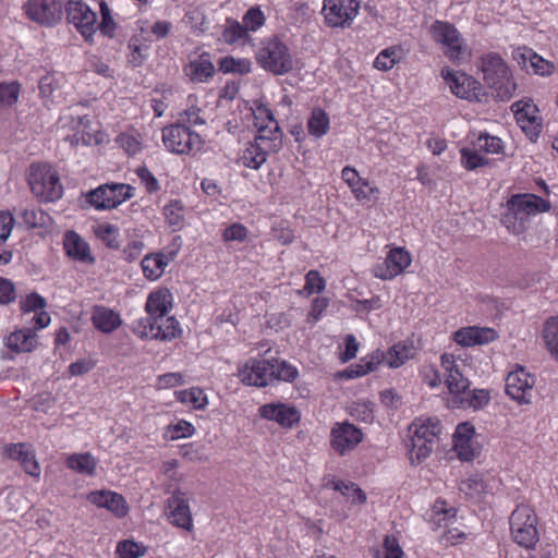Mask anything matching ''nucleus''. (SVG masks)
<instances>
[{"instance_id":"obj_17","label":"nucleus","mask_w":558,"mask_h":558,"mask_svg":"<svg viewBox=\"0 0 558 558\" xmlns=\"http://www.w3.org/2000/svg\"><path fill=\"white\" fill-rule=\"evenodd\" d=\"M255 126L257 128V135L253 143L260 144L263 137L264 142H270L275 137L279 141L278 151L282 147V131L278 121L275 119L272 111L265 105L257 107L255 111Z\"/></svg>"},{"instance_id":"obj_51","label":"nucleus","mask_w":558,"mask_h":558,"mask_svg":"<svg viewBox=\"0 0 558 558\" xmlns=\"http://www.w3.org/2000/svg\"><path fill=\"white\" fill-rule=\"evenodd\" d=\"M460 153L461 163L466 170H475L489 163V160L481 156L477 149L462 148Z\"/></svg>"},{"instance_id":"obj_64","label":"nucleus","mask_w":558,"mask_h":558,"mask_svg":"<svg viewBox=\"0 0 558 558\" xmlns=\"http://www.w3.org/2000/svg\"><path fill=\"white\" fill-rule=\"evenodd\" d=\"M54 404V398L50 392H44L36 396L32 402L31 407L34 411H40L47 413Z\"/></svg>"},{"instance_id":"obj_7","label":"nucleus","mask_w":558,"mask_h":558,"mask_svg":"<svg viewBox=\"0 0 558 558\" xmlns=\"http://www.w3.org/2000/svg\"><path fill=\"white\" fill-rule=\"evenodd\" d=\"M162 142L169 151L178 155H195L203 146L199 134L182 122L165 126Z\"/></svg>"},{"instance_id":"obj_15","label":"nucleus","mask_w":558,"mask_h":558,"mask_svg":"<svg viewBox=\"0 0 558 558\" xmlns=\"http://www.w3.org/2000/svg\"><path fill=\"white\" fill-rule=\"evenodd\" d=\"M511 110L522 131L531 138H536L542 130L539 110L531 100H519L512 104Z\"/></svg>"},{"instance_id":"obj_55","label":"nucleus","mask_w":558,"mask_h":558,"mask_svg":"<svg viewBox=\"0 0 558 558\" xmlns=\"http://www.w3.org/2000/svg\"><path fill=\"white\" fill-rule=\"evenodd\" d=\"M20 84L17 82L0 83V106H12L17 101Z\"/></svg>"},{"instance_id":"obj_34","label":"nucleus","mask_w":558,"mask_h":558,"mask_svg":"<svg viewBox=\"0 0 558 558\" xmlns=\"http://www.w3.org/2000/svg\"><path fill=\"white\" fill-rule=\"evenodd\" d=\"M174 255L175 253H171L170 257L163 254L146 255L141 263L144 276L150 280L158 279Z\"/></svg>"},{"instance_id":"obj_27","label":"nucleus","mask_w":558,"mask_h":558,"mask_svg":"<svg viewBox=\"0 0 558 558\" xmlns=\"http://www.w3.org/2000/svg\"><path fill=\"white\" fill-rule=\"evenodd\" d=\"M4 454L12 460L19 461L24 471L31 476H39V464L28 445L24 442L7 445L4 447Z\"/></svg>"},{"instance_id":"obj_11","label":"nucleus","mask_w":558,"mask_h":558,"mask_svg":"<svg viewBox=\"0 0 558 558\" xmlns=\"http://www.w3.org/2000/svg\"><path fill=\"white\" fill-rule=\"evenodd\" d=\"M65 0H27L23 9L26 16L44 26H53L62 17Z\"/></svg>"},{"instance_id":"obj_44","label":"nucleus","mask_w":558,"mask_h":558,"mask_svg":"<svg viewBox=\"0 0 558 558\" xmlns=\"http://www.w3.org/2000/svg\"><path fill=\"white\" fill-rule=\"evenodd\" d=\"M159 335L156 339L168 341L177 338L181 333L179 322L174 317H163V322H158L156 327Z\"/></svg>"},{"instance_id":"obj_35","label":"nucleus","mask_w":558,"mask_h":558,"mask_svg":"<svg viewBox=\"0 0 558 558\" xmlns=\"http://www.w3.org/2000/svg\"><path fill=\"white\" fill-rule=\"evenodd\" d=\"M383 352V363L385 362L389 367L397 368L403 365L408 360L413 357L414 348L402 342L391 347L388 351Z\"/></svg>"},{"instance_id":"obj_58","label":"nucleus","mask_w":558,"mask_h":558,"mask_svg":"<svg viewBox=\"0 0 558 558\" xmlns=\"http://www.w3.org/2000/svg\"><path fill=\"white\" fill-rule=\"evenodd\" d=\"M100 13L101 23L99 24V29L101 34L108 37H113L116 23L111 16L109 5L105 1L100 3Z\"/></svg>"},{"instance_id":"obj_24","label":"nucleus","mask_w":558,"mask_h":558,"mask_svg":"<svg viewBox=\"0 0 558 558\" xmlns=\"http://www.w3.org/2000/svg\"><path fill=\"white\" fill-rule=\"evenodd\" d=\"M263 418L277 422L280 426L291 428L301 420V414L295 407L283 403H268L259 408Z\"/></svg>"},{"instance_id":"obj_18","label":"nucleus","mask_w":558,"mask_h":558,"mask_svg":"<svg viewBox=\"0 0 558 558\" xmlns=\"http://www.w3.org/2000/svg\"><path fill=\"white\" fill-rule=\"evenodd\" d=\"M270 360L253 359L240 368L239 376L245 385L265 387L274 381Z\"/></svg>"},{"instance_id":"obj_50","label":"nucleus","mask_w":558,"mask_h":558,"mask_svg":"<svg viewBox=\"0 0 558 558\" xmlns=\"http://www.w3.org/2000/svg\"><path fill=\"white\" fill-rule=\"evenodd\" d=\"M400 48L389 47L384 49L375 59L374 66L380 71H388L395 66L399 60Z\"/></svg>"},{"instance_id":"obj_12","label":"nucleus","mask_w":558,"mask_h":558,"mask_svg":"<svg viewBox=\"0 0 558 558\" xmlns=\"http://www.w3.org/2000/svg\"><path fill=\"white\" fill-rule=\"evenodd\" d=\"M534 385L535 377L519 366L506 378V393L519 404H530L534 396Z\"/></svg>"},{"instance_id":"obj_61","label":"nucleus","mask_w":558,"mask_h":558,"mask_svg":"<svg viewBox=\"0 0 558 558\" xmlns=\"http://www.w3.org/2000/svg\"><path fill=\"white\" fill-rule=\"evenodd\" d=\"M265 22L263 12L258 8H251L243 17V26L246 31L255 32Z\"/></svg>"},{"instance_id":"obj_2","label":"nucleus","mask_w":558,"mask_h":558,"mask_svg":"<svg viewBox=\"0 0 558 558\" xmlns=\"http://www.w3.org/2000/svg\"><path fill=\"white\" fill-rule=\"evenodd\" d=\"M480 68L484 82L495 92L496 98L507 101L513 97L517 85L506 61L500 54L496 52L484 54L481 58Z\"/></svg>"},{"instance_id":"obj_45","label":"nucleus","mask_w":558,"mask_h":558,"mask_svg":"<svg viewBox=\"0 0 558 558\" xmlns=\"http://www.w3.org/2000/svg\"><path fill=\"white\" fill-rule=\"evenodd\" d=\"M96 236L110 248H119V229L110 223L99 225L95 228Z\"/></svg>"},{"instance_id":"obj_9","label":"nucleus","mask_w":558,"mask_h":558,"mask_svg":"<svg viewBox=\"0 0 558 558\" xmlns=\"http://www.w3.org/2000/svg\"><path fill=\"white\" fill-rule=\"evenodd\" d=\"M133 196V187L125 183H106L89 191L86 201L96 209H112Z\"/></svg>"},{"instance_id":"obj_63","label":"nucleus","mask_w":558,"mask_h":558,"mask_svg":"<svg viewBox=\"0 0 558 558\" xmlns=\"http://www.w3.org/2000/svg\"><path fill=\"white\" fill-rule=\"evenodd\" d=\"M536 52L527 47H519L513 51V59L518 64L529 71L531 62L535 59Z\"/></svg>"},{"instance_id":"obj_36","label":"nucleus","mask_w":558,"mask_h":558,"mask_svg":"<svg viewBox=\"0 0 558 558\" xmlns=\"http://www.w3.org/2000/svg\"><path fill=\"white\" fill-rule=\"evenodd\" d=\"M65 464L80 474L94 475L97 460L89 452L73 453L66 458Z\"/></svg>"},{"instance_id":"obj_38","label":"nucleus","mask_w":558,"mask_h":558,"mask_svg":"<svg viewBox=\"0 0 558 558\" xmlns=\"http://www.w3.org/2000/svg\"><path fill=\"white\" fill-rule=\"evenodd\" d=\"M178 401L186 404H191L194 409H204L208 401L204 390L198 387H192L191 389L178 390L174 392Z\"/></svg>"},{"instance_id":"obj_23","label":"nucleus","mask_w":558,"mask_h":558,"mask_svg":"<svg viewBox=\"0 0 558 558\" xmlns=\"http://www.w3.org/2000/svg\"><path fill=\"white\" fill-rule=\"evenodd\" d=\"M441 367L446 373V385L449 392L457 398L464 395L470 386L469 379L464 376L452 355L444 353L440 357Z\"/></svg>"},{"instance_id":"obj_49","label":"nucleus","mask_w":558,"mask_h":558,"mask_svg":"<svg viewBox=\"0 0 558 558\" xmlns=\"http://www.w3.org/2000/svg\"><path fill=\"white\" fill-rule=\"evenodd\" d=\"M474 145L478 151L486 154H499L502 150V141L488 133H481Z\"/></svg>"},{"instance_id":"obj_59","label":"nucleus","mask_w":558,"mask_h":558,"mask_svg":"<svg viewBox=\"0 0 558 558\" xmlns=\"http://www.w3.org/2000/svg\"><path fill=\"white\" fill-rule=\"evenodd\" d=\"M117 142L129 155H136L142 150V143L134 134L122 133L118 136Z\"/></svg>"},{"instance_id":"obj_54","label":"nucleus","mask_w":558,"mask_h":558,"mask_svg":"<svg viewBox=\"0 0 558 558\" xmlns=\"http://www.w3.org/2000/svg\"><path fill=\"white\" fill-rule=\"evenodd\" d=\"M167 222L170 226L180 227L184 220L183 206L180 201H171L163 208Z\"/></svg>"},{"instance_id":"obj_8","label":"nucleus","mask_w":558,"mask_h":558,"mask_svg":"<svg viewBox=\"0 0 558 558\" xmlns=\"http://www.w3.org/2000/svg\"><path fill=\"white\" fill-rule=\"evenodd\" d=\"M432 38L444 48L445 56L452 62L460 63L468 56L462 37L453 24L435 21L430 26Z\"/></svg>"},{"instance_id":"obj_26","label":"nucleus","mask_w":558,"mask_h":558,"mask_svg":"<svg viewBox=\"0 0 558 558\" xmlns=\"http://www.w3.org/2000/svg\"><path fill=\"white\" fill-rule=\"evenodd\" d=\"M496 338L497 332L495 329L477 326L463 327L453 333V340L462 347L486 344Z\"/></svg>"},{"instance_id":"obj_1","label":"nucleus","mask_w":558,"mask_h":558,"mask_svg":"<svg viewBox=\"0 0 558 558\" xmlns=\"http://www.w3.org/2000/svg\"><path fill=\"white\" fill-rule=\"evenodd\" d=\"M550 203L535 194H513L506 203L500 222L511 233L521 234L527 228L530 216L546 213Z\"/></svg>"},{"instance_id":"obj_39","label":"nucleus","mask_w":558,"mask_h":558,"mask_svg":"<svg viewBox=\"0 0 558 558\" xmlns=\"http://www.w3.org/2000/svg\"><path fill=\"white\" fill-rule=\"evenodd\" d=\"M329 122V117L323 109H314L307 121L308 133L313 136L322 137L328 132Z\"/></svg>"},{"instance_id":"obj_41","label":"nucleus","mask_w":558,"mask_h":558,"mask_svg":"<svg viewBox=\"0 0 558 558\" xmlns=\"http://www.w3.org/2000/svg\"><path fill=\"white\" fill-rule=\"evenodd\" d=\"M456 514L454 508H447L444 500H437L432 508L430 521L437 526L447 525L456 518Z\"/></svg>"},{"instance_id":"obj_19","label":"nucleus","mask_w":558,"mask_h":558,"mask_svg":"<svg viewBox=\"0 0 558 558\" xmlns=\"http://www.w3.org/2000/svg\"><path fill=\"white\" fill-rule=\"evenodd\" d=\"M441 76L457 97L468 100L477 97L480 84L472 76L448 68L441 70Z\"/></svg>"},{"instance_id":"obj_4","label":"nucleus","mask_w":558,"mask_h":558,"mask_svg":"<svg viewBox=\"0 0 558 558\" xmlns=\"http://www.w3.org/2000/svg\"><path fill=\"white\" fill-rule=\"evenodd\" d=\"M256 61L265 71L277 76L291 72L294 65L289 47L277 37L267 38L260 43Z\"/></svg>"},{"instance_id":"obj_13","label":"nucleus","mask_w":558,"mask_h":558,"mask_svg":"<svg viewBox=\"0 0 558 558\" xmlns=\"http://www.w3.org/2000/svg\"><path fill=\"white\" fill-rule=\"evenodd\" d=\"M66 20L72 23L81 35L90 41L96 29V13L83 1L70 0L65 5Z\"/></svg>"},{"instance_id":"obj_32","label":"nucleus","mask_w":558,"mask_h":558,"mask_svg":"<svg viewBox=\"0 0 558 558\" xmlns=\"http://www.w3.org/2000/svg\"><path fill=\"white\" fill-rule=\"evenodd\" d=\"M171 301L172 295L169 290H158L148 295L145 310L147 314L163 320V317L167 316L172 307Z\"/></svg>"},{"instance_id":"obj_42","label":"nucleus","mask_w":558,"mask_h":558,"mask_svg":"<svg viewBox=\"0 0 558 558\" xmlns=\"http://www.w3.org/2000/svg\"><path fill=\"white\" fill-rule=\"evenodd\" d=\"M252 63L248 59H235L225 57L219 62V71L223 73L247 74L251 72Z\"/></svg>"},{"instance_id":"obj_21","label":"nucleus","mask_w":558,"mask_h":558,"mask_svg":"<svg viewBox=\"0 0 558 558\" xmlns=\"http://www.w3.org/2000/svg\"><path fill=\"white\" fill-rule=\"evenodd\" d=\"M87 500L97 506L110 511L117 518H124L129 513V506L125 498L116 492L100 489L90 492L87 495Z\"/></svg>"},{"instance_id":"obj_40","label":"nucleus","mask_w":558,"mask_h":558,"mask_svg":"<svg viewBox=\"0 0 558 558\" xmlns=\"http://www.w3.org/2000/svg\"><path fill=\"white\" fill-rule=\"evenodd\" d=\"M158 322L162 320L154 315L147 314L146 317H142L134 323L133 331L142 339H156L157 335H159L156 329Z\"/></svg>"},{"instance_id":"obj_5","label":"nucleus","mask_w":558,"mask_h":558,"mask_svg":"<svg viewBox=\"0 0 558 558\" xmlns=\"http://www.w3.org/2000/svg\"><path fill=\"white\" fill-rule=\"evenodd\" d=\"M509 523L513 542L525 549H533L539 541L535 511L530 506L520 505L512 511Z\"/></svg>"},{"instance_id":"obj_60","label":"nucleus","mask_w":558,"mask_h":558,"mask_svg":"<svg viewBox=\"0 0 558 558\" xmlns=\"http://www.w3.org/2000/svg\"><path fill=\"white\" fill-rule=\"evenodd\" d=\"M178 122H182L187 126L204 125L206 122L201 117V109L195 106H191L180 113Z\"/></svg>"},{"instance_id":"obj_53","label":"nucleus","mask_w":558,"mask_h":558,"mask_svg":"<svg viewBox=\"0 0 558 558\" xmlns=\"http://www.w3.org/2000/svg\"><path fill=\"white\" fill-rule=\"evenodd\" d=\"M19 223L24 225L26 228H34L40 223L43 218L41 211H36L34 208L20 206L14 209Z\"/></svg>"},{"instance_id":"obj_10","label":"nucleus","mask_w":558,"mask_h":558,"mask_svg":"<svg viewBox=\"0 0 558 558\" xmlns=\"http://www.w3.org/2000/svg\"><path fill=\"white\" fill-rule=\"evenodd\" d=\"M357 0H324L323 14L330 27H349L357 15Z\"/></svg>"},{"instance_id":"obj_28","label":"nucleus","mask_w":558,"mask_h":558,"mask_svg":"<svg viewBox=\"0 0 558 558\" xmlns=\"http://www.w3.org/2000/svg\"><path fill=\"white\" fill-rule=\"evenodd\" d=\"M63 248L66 255L74 260L86 264L95 263L88 243L73 230H69L64 233Z\"/></svg>"},{"instance_id":"obj_22","label":"nucleus","mask_w":558,"mask_h":558,"mask_svg":"<svg viewBox=\"0 0 558 558\" xmlns=\"http://www.w3.org/2000/svg\"><path fill=\"white\" fill-rule=\"evenodd\" d=\"M259 140V145L250 142L242 151L240 161L244 167L257 170L266 162L269 154L278 151L279 141L276 137L270 142H264L263 137Z\"/></svg>"},{"instance_id":"obj_30","label":"nucleus","mask_w":558,"mask_h":558,"mask_svg":"<svg viewBox=\"0 0 558 558\" xmlns=\"http://www.w3.org/2000/svg\"><path fill=\"white\" fill-rule=\"evenodd\" d=\"M92 322L95 328L104 333H111L122 325V319L117 312L101 305L93 307Z\"/></svg>"},{"instance_id":"obj_46","label":"nucleus","mask_w":558,"mask_h":558,"mask_svg":"<svg viewBox=\"0 0 558 558\" xmlns=\"http://www.w3.org/2000/svg\"><path fill=\"white\" fill-rule=\"evenodd\" d=\"M490 400L489 391L486 389H474L465 398L460 399L462 408L483 409Z\"/></svg>"},{"instance_id":"obj_31","label":"nucleus","mask_w":558,"mask_h":558,"mask_svg":"<svg viewBox=\"0 0 558 558\" xmlns=\"http://www.w3.org/2000/svg\"><path fill=\"white\" fill-rule=\"evenodd\" d=\"M184 72L194 83L207 82L215 73V66L209 59L208 53H202L191 60L185 66Z\"/></svg>"},{"instance_id":"obj_56","label":"nucleus","mask_w":558,"mask_h":558,"mask_svg":"<svg viewBox=\"0 0 558 558\" xmlns=\"http://www.w3.org/2000/svg\"><path fill=\"white\" fill-rule=\"evenodd\" d=\"M459 489L470 499H476L484 492L485 484L478 477H469L461 482Z\"/></svg>"},{"instance_id":"obj_33","label":"nucleus","mask_w":558,"mask_h":558,"mask_svg":"<svg viewBox=\"0 0 558 558\" xmlns=\"http://www.w3.org/2000/svg\"><path fill=\"white\" fill-rule=\"evenodd\" d=\"M383 352L376 350L372 354L360 360L359 363L350 365L344 375L347 378H356L375 371L383 363Z\"/></svg>"},{"instance_id":"obj_3","label":"nucleus","mask_w":558,"mask_h":558,"mask_svg":"<svg viewBox=\"0 0 558 558\" xmlns=\"http://www.w3.org/2000/svg\"><path fill=\"white\" fill-rule=\"evenodd\" d=\"M410 439L407 445L410 448L412 462L421 463L427 459L441 433V425L437 418H417L409 426Z\"/></svg>"},{"instance_id":"obj_6","label":"nucleus","mask_w":558,"mask_h":558,"mask_svg":"<svg viewBox=\"0 0 558 558\" xmlns=\"http://www.w3.org/2000/svg\"><path fill=\"white\" fill-rule=\"evenodd\" d=\"M28 184L32 192L45 202L58 201L63 194L60 177L49 165H32L28 173Z\"/></svg>"},{"instance_id":"obj_29","label":"nucleus","mask_w":558,"mask_h":558,"mask_svg":"<svg viewBox=\"0 0 558 558\" xmlns=\"http://www.w3.org/2000/svg\"><path fill=\"white\" fill-rule=\"evenodd\" d=\"M34 326L17 329L4 338V344L14 353H28L38 345Z\"/></svg>"},{"instance_id":"obj_48","label":"nucleus","mask_w":558,"mask_h":558,"mask_svg":"<svg viewBox=\"0 0 558 558\" xmlns=\"http://www.w3.org/2000/svg\"><path fill=\"white\" fill-rule=\"evenodd\" d=\"M146 553V547L131 539L120 541L116 554L120 558H140Z\"/></svg>"},{"instance_id":"obj_52","label":"nucleus","mask_w":558,"mask_h":558,"mask_svg":"<svg viewBox=\"0 0 558 558\" xmlns=\"http://www.w3.org/2000/svg\"><path fill=\"white\" fill-rule=\"evenodd\" d=\"M247 37L246 28L238 21L228 20L222 32V38L227 44H235Z\"/></svg>"},{"instance_id":"obj_37","label":"nucleus","mask_w":558,"mask_h":558,"mask_svg":"<svg viewBox=\"0 0 558 558\" xmlns=\"http://www.w3.org/2000/svg\"><path fill=\"white\" fill-rule=\"evenodd\" d=\"M343 181L350 186L352 193L357 199L367 198L368 194L366 192V187H368V182L362 179L357 171L352 167H344L341 172Z\"/></svg>"},{"instance_id":"obj_16","label":"nucleus","mask_w":558,"mask_h":558,"mask_svg":"<svg viewBox=\"0 0 558 558\" xmlns=\"http://www.w3.org/2000/svg\"><path fill=\"white\" fill-rule=\"evenodd\" d=\"M411 262L409 252L402 247H395L388 252L383 263L374 266L373 274L376 278L389 280L402 274Z\"/></svg>"},{"instance_id":"obj_62","label":"nucleus","mask_w":558,"mask_h":558,"mask_svg":"<svg viewBox=\"0 0 558 558\" xmlns=\"http://www.w3.org/2000/svg\"><path fill=\"white\" fill-rule=\"evenodd\" d=\"M136 174L141 182L145 185L146 191L148 193H154L159 190V183L158 180L155 178V175L148 170L146 167H140L136 170Z\"/></svg>"},{"instance_id":"obj_25","label":"nucleus","mask_w":558,"mask_h":558,"mask_svg":"<svg viewBox=\"0 0 558 558\" xmlns=\"http://www.w3.org/2000/svg\"><path fill=\"white\" fill-rule=\"evenodd\" d=\"M46 306L45 298L36 292H32L20 300V308L24 314L35 313L32 318L35 329H43L50 324L51 319L50 315L45 311Z\"/></svg>"},{"instance_id":"obj_20","label":"nucleus","mask_w":558,"mask_h":558,"mask_svg":"<svg viewBox=\"0 0 558 558\" xmlns=\"http://www.w3.org/2000/svg\"><path fill=\"white\" fill-rule=\"evenodd\" d=\"M168 519L171 524L191 531L193 529L192 513L185 494L181 490L173 492L168 499Z\"/></svg>"},{"instance_id":"obj_14","label":"nucleus","mask_w":558,"mask_h":558,"mask_svg":"<svg viewBox=\"0 0 558 558\" xmlns=\"http://www.w3.org/2000/svg\"><path fill=\"white\" fill-rule=\"evenodd\" d=\"M362 440V430L349 422L336 423L330 433L331 448L340 456L353 450Z\"/></svg>"},{"instance_id":"obj_43","label":"nucleus","mask_w":558,"mask_h":558,"mask_svg":"<svg viewBox=\"0 0 558 558\" xmlns=\"http://www.w3.org/2000/svg\"><path fill=\"white\" fill-rule=\"evenodd\" d=\"M544 340L549 352L558 360V316L545 323Z\"/></svg>"},{"instance_id":"obj_57","label":"nucleus","mask_w":558,"mask_h":558,"mask_svg":"<svg viewBox=\"0 0 558 558\" xmlns=\"http://www.w3.org/2000/svg\"><path fill=\"white\" fill-rule=\"evenodd\" d=\"M330 486L341 493L343 496H351V493H357V504H364L366 501L365 493L354 483L352 482H343V481H331Z\"/></svg>"},{"instance_id":"obj_47","label":"nucleus","mask_w":558,"mask_h":558,"mask_svg":"<svg viewBox=\"0 0 558 558\" xmlns=\"http://www.w3.org/2000/svg\"><path fill=\"white\" fill-rule=\"evenodd\" d=\"M271 373L274 374V380L292 381L298 376V369L286 361L270 360Z\"/></svg>"}]
</instances>
